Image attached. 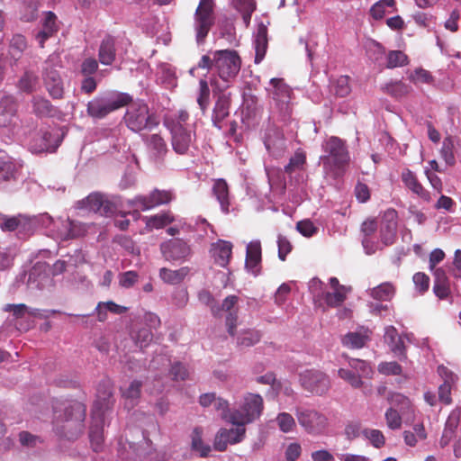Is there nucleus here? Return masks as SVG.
<instances>
[{
	"label": "nucleus",
	"instance_id": "nucleus-60",
	"mask_svg": "<svg viewBox=\"0 0 461 461\" xmlns=\"http://www.w3.org/2000/svg\"><path fill=\"white\" fill-rule=\"evenodd\" d=\"M408 58L401 50H393L388 53L387 56V68H393L402 67L407 64Z\"/></svg>",
	"mask_w": 461,
	"mask_h": 461
},
{
	"label": "nucleus",
	"instance_id": "nucleus-25",
	"mask_svg": "<svg viewBox=\"0 0 461 461\" xmlns=\"http://www.w3.org/2000/svg\"><path fill=\"white\" fill-rule=\"evenodd\" d=\"M210 252L217 265L226 267L232 254V244L230 241L219 240L212 244Z\"/></svg>",
	"mask_w": 461,
	"mask_h": 461
},
{
	"label": "nucleus",
	"instance_id": "nucleus-4",
	"mask_svg": "<svg viewBox=\"0 0 461 461\" xmlns=\"http://www.w3.org/2000/svg\"><path fill=\"white\" fill-rule=\"evenodd\" d=\"M189 114L185 110H180L173 116H167L164 124L171 133V144L177 154H186L194 146L195 132L194 125L187 123Z\"/></svg>",
	"mask_w": 461,
	"mask_h": 461
},
{
	"label": "nucleus",
	"instance_id": "nucleus-45",
	"mask_svg": "<svg viewBox=\"0 0 461 461\" xmlns=\"http://www.w3.org/2000/svg\"><path fill=\"white\" fill-rule=\"evenodd\" d=\"M210 88L208 81L205 78H200L197 90L196 102L203 113L208 108L210 104Z\"/></svg>",
	"mask_w": 461,
	"mask_h": 461
},
{
	"label": "nucleus",
	"instance_id": "nucleus-48",
	"mask_svg": "<svg viewBox=\"0 0 461 461\" xmlns=\"http://www.w3.org/2000/svg\"><path fill=\"white\" fill-rule=\"evenodd\" d=\"M149 149L157 157H162L167 151V146L164 139L158 134H152L147 140Z\"/></svg>",
	"mask_w": 461,
	"mask_h": 461
},
{
	"label": "nucleus",
	"instance_id": "nucleus-19",
	"mask_svg": "<svg viewBox=\"0 0 461 461\" xmlns=\"http://www.w3.org/2000/svg\"><path fill=\"white\" fill-rule=\"evenodd\" d=\"M65 269L66 262L63 260H57L51 268L45 263L37 262L30 273L29 282H37V286L41 287L44 285V280L49 278L50 272L52 276H57L62 274Z\"/></svg>",
	"mask_w": 461,
	"mask_h": 461
},
{
	"label": "nucleus",
	"instance_id": "nucleus-54",
	"mask_svg": "<svg viewBox=\"0 0 461 461\" xmlns=\"http://www.w3.org/2000/svg\"><path fill=\"white\" fill-rule=\"evenodd\" d=\"M14 100L13 96H4L0 101V108L3 109L2 114H0V124L5 125L7 119L14 114Z\"/></svg>",
	"mask_w": 461,
	"mask_h": 461
},
{
	"label": "nucleus",
	"instance_id": "nucleus-2",
	"mask_svg": "<svg viewBox=\"0 0 461 461\" xmlns=\"http://www.w3.org/2000/svg\"><path fill=\"white\" fill-rule=\"evenodd\" d=\"M324 154L320 159L327 176L337 179L344 176L350 162V154L346 142L336 136L328 138L322 143Z\"/></svg>",
	"mask_w": 461,
	"mask_h": 461
},
{
	"label": "nucleus",
	"instance_id": "nucleus-40",
	"mask_svg": "<svg viewBox=\"0 0 461 461\" xmlns=\"http://www.w3.org/2000/svg\"><path fill=\"white\" fill-rule=\"evenodd\" d=\"M348 292V288L331 289V291L327 290L325 298L322 302V306L324 304L329 307H337L340 305L346 300Z\"/></svg>",
	"mask_w": 461,
	"mask_h": 461
},
{
	"label": "nucleus",
	"instance_id": "nucleus-64",
	"mask_svg": "<svg viewBox=\"0 0 461 461\" xmlns=\"http://www.w3.org/2000/svg\"><path fill=\"white\" fill-rule=\"evenodd\" d=\"M366 52L371 59L378 61L383 58L384 49L380 43L371 41L366 44Z\"/></svg>",
	"mask_w": 461,
	"mask_h": 461
},
{
	"label": "nucleus",
	"instance_id": "nucleus-36",
	"mask_svg": "<svg viewBox=\"0 0 461 461\" xmlns=\"http://www.w3.org/2000/svg\"><path fill=\"white\" fill-rule=\"evenodd\" d=\"M213 194L224 213L230 212V197L228 185L223 179H218L213 185Z\"/></svg>",
	"mask_w": 461,
	"mask_h": 461
},
{
	"label": "nucleus",
	"instance_id": "nucleus-15",
	"mask_svg": "<svg viewBox=\"0 0 461 461\" xmlns=\"http://www.w3.org/2000/svg\"><path fill=\"white\" fill-rule=\"evenodd\" d=\"M160 252L165 260L169 262L185 261L191 256V248L183 240L171 239L160 244Z\"/></svg>",
	"mask_w": 461,
	"mask_h": 461
},
{
	"label": "nucleus",
	"instance_id": "nucleus-3",
	"mask_svg": "<svg viewBox=\"0 0 461 461\" xmlns=\"http://www.w3.org/2000/svg\"><path fill=\"white\" fill-rule=\"evenodd\" d=\"M113 404L112 387L109 382H104L97 388L96 400L94 402L92 410L93 424L90 428L89 438L93 449L95 452L101 450L104 435L103 424L104 422L105 412L112 408Z\"/></svg>",
	"mask_w": 461,
	"mask_h": 461
},
{
	"label": "nucleus",
	"instance_id": "nucleus-47",
	"mask_svg": "<svg viewBox=\"0 0 461 461\" xmlns=\"http://www.w3.org/2000/svg\"><path fill=\"white\" fill-rule=\"evenodd\" d=\"M98 319L101 321H104L106 319V312H111L113 313L121 314L126 312L127 308L116 304L112 301H108L105 303H99L95 308Z\"/></svg>",
	"mask_w": 461,
	"mask_h": 461
},
{
	"label": "nucleus",
	"instance_id": "nucleus-13",
	"mask_svg": "<svg viewBox=\"0 0 461 461\" xmlns=\"http://www.w3.org/2000/svg\"><path fill=\"white\" fill-rule=\"evenodd\" d=\"M300 383L304 390L316 395L326 393L330 387L329 376L325 373L315 369L305 370L301 373Z\"/></svg>",
	"mask_w": 461,
	"mask_h": 461
},
{
	"label": "nucleus",
	"instance_id": "nucleus-41",
	"mask_svg": "<svg viewBox=\"0 0 461 461\" xmlns=\"http://www.w3.org/2000/svg\"><path fill=\"white\" fill-rule=\"evenodd\" d=\"M203 430L201 428H194L191 434V446L194 451L199 453L200 456H206L211 451L209 445L203 441Z\"/></svg>",
	"mask_w": 461,
	"mask_h": 461
},
{
	"label": "nucleus",
	"instance_id": "nucleus-34",
	"mask_svg": "<svg viewBox=\"0 0 461 461\" xmlns=\"http://www.w3.org/2000/svg\"><path fill=\"white\" fill-rule=\"evenodd\" d=\"M189 273L190 268L188 267H182L176 270L162 267L159 269V277L167 284L178 285L188 276Z\"/></svg>",
	"mask_w": 461,
	"mask_h": 461
},
{
	"label": "nucleus",
	"instance_id": "nucleus-52",
	"mask_svg": "<svg viewBox=\"0 0 461 461\" xmlns=\"http://www.w3.org/2000/svg\"><path fill=\"white\" fill-rule=\"evenodd\" d=\"M26 40L23 35L17 34L12 38L9 53L14 59V62H16L21 58L22 53L26 49Z\"/></svg>",
	"mask_w": 461,
	"mask_h": 461
},
{
	"label": "nucleus",
	"instance_id": "nucleus-53",
	"mask_svg": "<svg viewBox=\"0 0 461 461\" xmlns=\"http://www.w3.org/2000/svg\"><path fill=\"white\" fill-rule=\"evenodd\" d=\"M348 366L353 369L357 375H359L362 378L371 377L373 375V369L370 366L369 363L365 360L358 358H349L348 359Z\"/></svg>",
	"mask_w": 461,
	"mask_h": 461
},
{
	"label": "nucleus",
	"instance_id": "nucleus-28",
	"mask_svg": "<svg viewBox=\"0 0 461 461\" xmlns=\"http://www.w3.org/2000/svg\"><path fill=\"white\" fill-rule=\"evenodd\" d=\"M384 341L390 347L392 352L400 358H405V347L403 340L399 336L397 330L393 326H387L384 329Z\"/></svg>",
	"mask_w": 461,
	"mask_h": 461
},
{
	"label": "nucleus",
	"instance_id": "nucleus-7",
	"mask_svg": "<svg viewBox=\"0 0 461 461\" xmlns=\"http://www.w3.org/2000/svg\"><path fill=\"white\" fill-rule=\"evenodd\" d=\"M125 123L132 131L151 130L159 123L154 113H149L147 104L142 101L130 104L124 116Z\"/></svg>",
	"mask_w": 461,
	"mask_h": 461
},
{
	"label": "nucleus",
	"instance_id": "nucleus-23",
	"mask_svg": "<svg viewBox=\"0 0 461 461\" xmlns=\"http://www.w3.org/2000/svg\"><path fill=\"white\" fill-rule=\"evenodd\" d=\"M396 212H386L380 223V238L384 246H389L394 242L396 237Z\"/></svg>",
	"mask_w": 461,
	"mask_h": 461
},
{
	"label": "nucleus",
	"instance_id": "nucleus-51",
	"mask_svg": "<svg viewBox=\"0 0 461 461\" xmlns=\"http://www.w3.org/2000/svg\"><path fill=\"white\" fill-rule=\"evenodd\" d=\"M454 148L455 145L452 137H446L442 142V147L439 150V153L441 158L444 159L446 164L448 166H453L456 163Z\"/></svg>",
	"mask_w": 461,
	"mask_h": 461
},
{
	"label": "nucleus",
	"instance_id": "nucleus-8",
	"mask_svg": "<svg viewBox=\"0 0 461 461\" xmlns=\"http://www.w3.org/2000/svg\"><path fill=\"white\" fill-rule=\"evenodd\" d=\"M263 411V399L258 393L244 395L239 409L233 410L229 417L231 424L247 425L258 419Z\"/></svg>",
	"mask_w": 461,
	"mask_h": 461
},
{
	"label": "nucleus",
	"instance_id": "nucleus-58",
	"mask_svg": "<svg viewBox=\"0 0 461 461\" xmlns=\"http://www.w3.org/2000/svg\"><path fill=\"white\" fill-rule=\"evenodd\" d=\"M410 91L411 87L401 81L393 82L385 86V92L395 98L402 97L409 94Z\"/></svg>",
	"mask_w": 461,
	"mask_h": 461
},
{
	"label": "nucleus",
	"instance_id": "nucleus-6",
	"mask_svg": "<svg viewBox=\"0 0 461 461\" xmlns=\"http://www.w3.org/2000/svg\"><path fill=\"white\" fill-rule=\"evenodd\" d=\"M131 101V96L125 93L115 91L106 92L95 97L87 104V113L96 119H102L118 110Z\"/></svg>",
	"mask_w": 461,
	"mask_h": 461
},
{
	"label": "nucleus",
	"instance_id": "nucleus-62",
	"mask_svg": "<svg viewBox=\"0 0 461 461\" xmlns=\"http://www.w3.org/2000/svg\"><path fill=\"white\" fill-rule=\"evenodd\" d=\"M400 411L394 409L393 407H390L385 411L384 417L386 420V424L391 429H398L402 426V416L399 413Z\"/></svg>",
	"mask_w": 461,
	"mask_h": 461
},
{
	"label": "nucleus",
	"instance_id": "nucleus-18",
	"mask_svg": "<svg viewBox=\"0 0 461 461\" xmlns=\"http://www.w3.org/2000/svg\"><path fill=\"white\" fill-rule=\"evenodd\" d=\"M236 427L230 429H221L214 438V448L218 451L226 449L229 444L240 442L246 432L245 425L234 424Z\"/></svg>",
	"mask_w": 461,
	"mask_h": 461
},
{
	"label": "nucleus",
	"instance_id": "nucleus-37",
	"mask_svg": "<svg viewBox=\"0 0 461 461\" xmlns=\"http://www.w3.org/2000/svg\"><path fill=\"white\" fill-rule=\"evenodd\" d=\"M146 227L149 230L162 229L175 221V218L170 212H162L144 218Z\"/></svg>",
	"mask_w": 461,
	"mask_h": 461
},
{
	"label": "nucleus",
	"instance_id": "nucleus-63",
	"mask_svg": "<svg viewBox=\"0 0 461 461\" xmlns=\"http://www.w3.org/2000/svg\"><path fill=\"white\" fill-rule=\"evenodd\" d=\"M152 337L151 330L148 328H141L132 334L135 343L141 348L149 345Z\"/></svg>",
	"mask_w": 461,
	"mask_h": 461
},
{
	"label": "nucleus",
	"instance_id": "nucleus-39",
	"mask_svg": "<svg viewBox=\"0 0 461 461\" xmlns=\"http://www.w3.org/2000/svg\"><path fill=\"white\" fill-rule=\"evenodd\" d=\"M232 5L241 14L244 24L248 27L256 9V2L254 0H232Z\"/></svg>",
	"mask_w": 461,
	"mask_h": 461
},
{
	"label": "nucleus",
	"instance_id": "nucleus-17",
	"mask_svg": "<svg viewBox=\"0 0 461 461\" xmlns=\"http://www.w3.org/2000/svg\"><path fill=\"white\" fill-rule=\"evenodd\" d=\"M264 144L270 157L278 159L287 150V141L283 133L276 128H269L266 131Z\"/></svg>",
	"mask_w": 461,
	"mask_h": 461
},
{
	"label": "nucleus",
	"instance_id": "nucleus-55",
	"mask_svg": "<svg viewBox=\"0 0 461 461\" xmlns=\"http://www.w3.org/2000/svg\"><path fill=\"white\" fill-rule=\"evenodd\" d=\"M37 83V75L31 70H26L21 77V79L19 80L18 87L20 90L23 92L32 93V91H34Z\"/></svg>",
	"mask_w": 461,
	"mask_h": 461
},
{
	"label": "nucleus",
	"instance_id": "nucleus-31",
	"mask_svg": "<svg viewBox=\"0 0 461 461\" xmlns=\"http://www.w3.org/2000/svg\"><path fill=\"white\" fill-rule=\"evenodd\" d=\"M254 47L256 51L255 62L258 64L263 60L267 48V28L262 23L258 25L255 33Z\"/></svg>",
	"mask_w": 461,
	"mask_h": 461
},
{
	"label": "nucleus",
	"instance_id": "nucleus-33",
	"mask_svg": "<svg viewBox=\"0 0 461 461\" xmlns=\"http://www.w3.org/2000/svg\"><path fill=\"white\" fill-rule=\"evenodd\" d=\"M118 44L119 42L111 36H107L102 41L98 56L99 61L103 65H111L113 62L116 55V45Z\"/></svg>",
	"mask_w": 461,
	"mask_h": 461
},
{
	"label": "nucleus",
	"instance_id": "nucleus-10",
	"mask_svg": "<svg viewBox=\"0 0 461 461\" xmlns=\"http://www.w3.org/2000/svg\"><path fill=\"white\" fill-rule=\"evenodd\" d=\"M214 23L213 1L200 0L194 14V31L196 42L203 43L211 27Z\"/></svg>",
	"mask_w": 461,
	"mask_h": 461
},
{
	"label": "nucleus",
	"instance_id": "nucleus-30",
	"mask_svg": "<svg viewBox=\"0 0 461 461\" xmlns=\"http://www.w3.org/2000/svg\"><path fill=\"white\" fill-rule=\"evenodd\" d=\"M238 302V297L236 295H229L227 296L221 304V310L228 312V315L226 317V327L227 331L230 336H235V329L237 327L238 314L233 308Z\"/></svg>",
	"mask_w": 461,
	"mask_h": 461
},
{
	"label": "nucleus",
	"instance_id": "nucleus-24",
	"mask_svg": "<svg viewBox=\"0 0 461 461\" xmlns=\"http://www.w3.org/2000/svg\"><path fill=\"white\" fill-rule=\"evenodd\" d=\"M41 26L42 28L36 34V41L41 47H43L44 42L58 32L59 25L55 14L52 12L44 13Z\"/></svg>",
	"mask_w": 461,
	"mask_h": 461
},
{
	"label": "nucleus",
	"instance_id": "nucleus-57",
	"mask_svg": "<svg viewBox=\"0 0 461 461\" xmlns=\"http://www.w3.org/2000/svg\"><path fill=\"white\" fill-rule=\"evenodd\" d=\"M408 78L415 85L430 84L433 82V77L431 74L428 70L421 68H418L410 72Z\"/></svg>",
	"mask_w": 461,
	"mask_h": 461
},
{
	"label": "nucleus",
	"instance_id": "nucleus-16",
	"mask_svg": "<svg viewBox=\"0 0 461 461\" xmlns=\"http://www.w3.org/2000/svg\"><path fill=\"white\" fill-rule=\"evenodd\" d=\"M297 419L300 425L311 434L322 433L328 425L327 417L313 410L298 411Z\"/></svg>",
	"mask_w": 461,
	"mask_h": 461
},
{
	"label": "nucleus",
	"instance_id": "nucleus-20",
	"mask_svg": "<svg viewBox=\"0 0 461 461\" xmlns=\"http://www.w3.org/2000/svg\"><path fill=\"white\" fill-rule=\"evenodd\" d=\"M438 374L443 379V384L438 387V399L444 404L452 402L451 390L458 380L457 375L447 366L440 365L438 367Z\"/></svg>",
	"mask_w": 461,
	"mask_h": 461
},
{
	"label": "nucleus",
	"instance_id": "nucleus-46",
	"mask_svg": "<svg viewBox=\"0 0 461 461\" xmlns=\"http://www.w3.org/2000/svg\"><path fill=\"white\" fill-rule=\"evenodd\" d=\"M261 339V334L256 330H245L237 336V345L240 347H251Z\"/></svg>",
	"mask_w": 461,
	"mask_h": 461
},
{
	"label": "nucleus",
	"instance_id": "nucleus-5",
	"mask_svg": "<svg viewBox=\"0 0 461 461\" xmlns=\"http://www.w3.org/2000/svg\"><path fill=\"white\" fill-rule=\"evenodd\" d=\"M3 311L8 315L5 324L13 327L18 331H26L33 325V320L48 319L55 311L40 310L31 308L24 303L11 304L7 303L3 307Z\"/></svg>",
	"mask_w": 461,
	"mask_h": 461
},
{
	"label": "nucleus",
	"instance_id": "nucleus-32",
	"mask_svg": "<svg viewBox=\"0 0 461 461\" xmlns=\"http://www.w3.org/2000/svg\"><path fill=\"white\" fill-rule=\"evenodd\" d=\"M371 331L361 328L357 331L348 332L342 339L344 346L349 348H361L370 339Z\"/></svg>",
	"mask_w": 461,
	"mask_h": 461
},
{
	"label": "nucleus",
	"instance_id": "nucleus-61",
	"mask_svg": "<svg viewBox=\"0 0 461 461\" xmlns=\"http://www.w3.org/2000/svg\"><path fill=\"white\" fill-rule=\"evenodd\" d=\"M394 0H380L374 4L370 8V14L375 20H380L384 17L385 7H393Z\"/></svg>",
	"mask_w": 461,
	"mask_h": 461
},
{
	"label": "nucleus",
	"instance_id": "nucleus-38",
	"mask_svg": "<svg viewBox=\"0 0 461 461\" xmlns=\"http://www.w3.org/2000/svg\"><path fill=\"white\" fill-rule=\"evenodd\" d=\"M308 289L312 296L314 303L322 307V302L327 293V285L319 278L313 277L309 281Z\"/></svg>",
	"mask_w": 461,
	"mask_h": 461
},
{
	"label": "nucleus",
	"instance_id": "nucleus-22",
	"mask_svg": "<svg viewBox=\"0 0 461 461\" xmlns=\"http://www.w3.org/2000/svg\"><path fill=\"white\" fill-rule=\"evenodd\" d=\"M262 249L258 240L250 241L246 248L245 267L254 276L261 271Z\"/></svg>",
	"mask_w": 461,
	"mask_h": 461
},
{
	"label": "nucleus",
	"instance_id": "nucleus-49",
	"mask_svg": "<svg viewBox=\"0 0 461 461\" xmlns=\"http://www.w3.org/2000/svg\"><path fill=\"white\" fill-rule=\"evenodd\" d=\"M141 384L139 381H133L131 383L129 387L123 391L122 396L125 399V405L127 408H132L140 394Z\"/></svg>",
	"mask_w": 461,
	"mask_h": 461
},
{
	"label": "nucleus",
	"instance_id": "nucleus-35",
	"mask_svg": "<svg viewBox=\"0 0 461 461\" xmlns=\"http://www.w3.org/2000/svg\"><path fill=\"white\" fill-rule=\"evenodd\" d=\"M229 97L224 94L219 95L212 112V122L215 127L221 128V121L229 115Z\"/></svg>",
	"mask_w": 461,
	"mask_h": 461
},
{
	"label": "nucleus",
	"instance_id": "nucleus-21",
	"mask_svg": "<svg viewBox=\"0 0 461 461\" xmlns=\"http://www.w3.org/2000/svg\"><path fill=\"white\" fill-rule=\"evenodd\" d=\"M59 133L55 129L41 130L32 149L35 152H54L60 144Z\"/></svg>",
	"mask_w": 461,
	"mask_h": 461
},
{
	"label": "nucleus",
	"instance_id": "nucleus-29",
	"mask_svg": "<svg viewBox=\"0 0 461 461\" xmlns=\"http://www.w3.org/2000/svg\"><path fill=\"white\" fill-rule=\"evenodd\" d=\"M402 180L404 185L410 189L413 194H417L420 198L426 202L430 201L429 193L423 188L421 184L418 181L415 174L409 169H405L402 173Z\"/></svg>",
	"mask_w": 461,
	"mask_h": 461
},
{
	"label": "nucleus",
	"instance_id": "nucleus-50",
	"mask_svg": "<svg viewBox=\"0 0 461 461\" xmlns=\"http://www.w3.org/2000/svg\"><path fill=\"white\" fill-rule=\"evenodd\" d=\"M388 400L391 407L400 411L402 414L408 412L411 409L409 398L400 393H391Z\"/></svg>",
	"mask_w": 461,
	"mask_h": 461
},
{
	"label": "nucleus",
	"instance_id": "nucleus-11",
	"mask_svg": "<svg viewBox=\"0 0 461 461\" xmlns=\"http://www.w3.org/2000/svg\"><path fill=\"white\" fill-rule=\"evenodd\" d=\"M174 199L169 190L154 189L147 195H137L127 201V204L137 210L148 211L157 206L167 204Z\"/></svg>",
	"mask_w": 461,
	"mask_h": 461
},
{
	"label": "nucleus",
	"instance_id": "nucleus-43",
	"mask_svg": "<svg viewBox=\"0 0 461 461\" xmlns=\"http://www.w3.org/2000/svg\"><path fill=\"white\" fill-rule=\"evenodd\" d=\"M361 436L367 440L375 448H381L385 444V438L383 432L376 429L365 428L361 431Z\"/></svg>",
	"mask_w": 461,
	"mask_h": 461
},
{
	"label": "nucleus",
	"instance_id": "nucleus-59",
	"mask_svg": "<svg viewBox=\"0 0 461 461\" xmlns=\"http://www.w3.org/2000/svg\"><path fill=\"white\" fill-rule=\"evenodd\" d=\"M276 422L280 430L284 433H289L295 428L294 417L287 412H281L276 417Z\"/></svg>",
	"mask_w": 461,
	"mask_h": 461
},
{
	"label": "nucleus",
	"instance_id": "nucleus-44",
	"mask_svg": "<svg viewBox=\"0 0 461 461\" xmlns=\"http://www.w3.org/2000/svg\"><path fill=\"white\" fill-rule=\"evenodd\" d=\"M306 162L305 153L302 150H297L289 159L287 165L285 166V172L292 175L294 173L302 171Z\"/></svg>",
	"mask_w": 461,
	"mask_h": 461
},
{
	"label": "nucleus",
	"instance_id": "nucleus-9",
	"mask_svg": "<svg viewBox=\"0 0 461 461\" xmlns=\"http://www.w3.org/2000/svg\"><path fill=\"white\" fill-rule=\"evenodd\" d=\"M53 423L58 430L59 422L65 421L80 431L85 420V408L77 402L57 401L53 404Z\"/></svg>",
	"mask_w": 461,
	"mask_h": 461
},
{
	"label": "nucleus",
	"instance_id": "nucleus-42",
	"mask_svg": "<svg viewBox=\"0 0 461 461\" xmlns=\"http://www.w3.org/2000/svg\"><path fill=\"white\" fill-rule=\"evenodd\" d=\"M395 293L394 286L391 283H383L370 290V295L378 301H390Z\"/></svg>",
	"mask_w": 461,
	"mask_h": 461
},
{
	"label": "nucleus",
	"instance_id": "nucleus-14",
	"mask_svg": "<svg viewBox=\"0 0 461 461\" xmlns=\"http://www.w3.org/2000/svg\"><path fill=\"white\" fill-rule=\"evenodd\" d=\"M276 107L284 114L290 112L291 95L290 87L280 78H272L267 88Z\"/></svg>",
	"mask_w": 461,
	"mask_h": 461
},
{
	"label": "nucleus",
	"instance_id": "nucleus-27",
	"mask_svg": "<svg viewBox=\"0 0 461 461\" xmlns=\"http://www.w3.org/2000/svg\"><path fill=\"white\" fill-rule=\"evenodd\" d=\"M48 92L53 98H61L64 89L59 73L55 69L45 68L43 75Z\"/></svg>",
	"mask_w": 461,
	"mask_h": 461
},
{
	"label": "nucleus",
	"instance_id": "nucleus-12",
	"mask_svg": "<svg viewBox=\"0 0 461 461\" xmlns=\"http://www.w3.org/2000/svg\"><path fill=\"white\" fill-rule=\"evenodd\" d=\"M57 225L50 229V236L57 240H68L76 239L86 234L87 228L77 221H72L69 218L56 219Z\"/></svg>",
	"mask_w": 461,
	"mask_h": 461
},
{
	"label": "nucleus",
	"instance_id": "nucleus-26",
	"mask_svg": "<svg viewBox=\"0 0 461 461\" xmlns=\"http://www.w3.org/2000/svg\"><path fill=\"white\" fill-rule=\"evenodd\" d=\"M107 201L104 194L100 193H92L85 199L77 203V208L86 209L89 212L107 213Z\"/></svg>",
	"mask_w": 461,
	"mask_h": 461
},
{
	"label": "nucleus",
	"instance_id": "nucleus-56",
	"mask_svg": "<svg viewBox=\"0 0 461 461\" xmlns=\"http://www.w3.org/2000/svg\"><path fill=\"white\" fill-rule=\"evenodd\" d=\"M338 375L354 388H360L363 385L362 377L350 367L339 368L338 370Z\"/></svg>",
	"mask_w": 461,
	"mask_h": 461
},
{
	"label": "nucleus",
	"instance_id": "nucleus-1",
	"mask_svg": "<svg viewBox=\"0 0 461 461\" xmlns=\"http://www.w3.org/2000/svg\"><path fill=\"white\" fill-rule=\"evenodd\" d=\"M241 67V60L235 50H222L212 51L203 55L197 66L190 68L189 73L195 77L199 69L212 68L216 77L211 78V85L218 91L230 87L238 76Z\"/></svg>",
	"mask_w": 461,
	"mask_h": 461
}]
</instances>
